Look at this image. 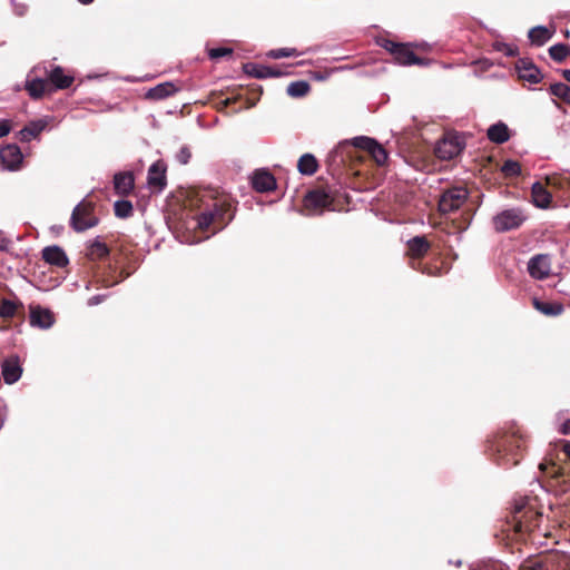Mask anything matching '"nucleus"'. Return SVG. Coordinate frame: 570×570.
I'll return each mask as SVG.
<instances>
[{
  "mask_svg": "<svg viewBox=\"0 0 570 570\" xmlns=\"http://www.w3.org/2000/svg\"><path fill=\"white\" fill-rule=\"evenodd\" d=\"M523 440L515 433L504 435L495 443V460L499 465L511 466L520 461Z\"/></svg>",
  "mask_w": 570,
  "mask_h": 570,
  "instance_id": "1",
  "label": "nucleus"
},
{
  "mask_svg": "<svg viewBox=\"0 0 570 570\" xmlns=\"http://www.w3.org/2000/svg\"><path fill=\"white\" fill-rule=\"evenodd\" d=\"M95 205L82 199L75 206L70 216V226L77 233H83L99 224V218L94 214Z\"/></svg>",
  "mask_w": 570,
  "mask_h": 570,
  "instance_id": "2",
  "label": "nucleus"
},
{
  "mask_svg": "<svg viewBox=\"0 0 570 570\" xmlns=\"http://www.w3.org/2000/svg\"><path fill=\"white\" fill-rule=\"evenodd\" d=\"M527 219L524 212L512 207L499 212L492 217V225L497 233H505L519 228Z\"/></svg>",
  "mask_w": 570,
  "mask_h": 570,
  "instance_id": "3",
  "label": "nucleus"
},
{
  "mask_svg": "<svg viewBox=\"0 0 570 570\" xmlns=\"http://www.w3.org/2000/svg\"><path fill=\"white\" fill-rule=\"evenodd\" d=\"M469 191L465 187L454 186L445 190L439 200V209L443 214L458 210L468 199Z\"/></svg>",
  "mask_w": 570,
  "mask_h": 570,
  "instance_id": "4",
  "label": "nucleus"
},
{
  "mask_svg": "<svg viewBox=\"0 0 570 570\" xmlns=\"http://www.w3.org/2000/svg\"><path fill=\"white\" fill-rule=\"evenodd\" d=\"M465 148L464 138L452 135L440 140L435 146V155L443 160L456 157Z\"/></svg>",
  "mask_w": 570,
  "mask_h": 570,
  "instance_id": "5",
  "label": "nucleus"
},
{
  "mask_svg": "<svg viewBox=\"0 0 570 570\" xmlns=\"http://www.w3.org/2000/svg\"><path fill=\"white\" fill-rule=\"evenodd\" d=\"M515 70L520 79L531 85L539 83L543 78L541 70L529 58H520L515 63Z\"/></svg>",
  "mask_w": 570,
  "mask_h": 570,
  "instance_id": "6",
  "label": "nucleus"
},
{
  "mask_svg": "<svg viewBox=\"0 0 570 570\" xmlns=\"http://www.w3.org/2000/svg\"><path fill=\"white\" fill-rule=\"evenodd\" d=\"M1 375L6 384L11 385L18 382L22 375V366L18 355H12L1 362Z\"/></svg>",
  "mask_w": 570,
  "mask_h": 570,
  "instance_id": "7",
  "label": "nucleus"
},
{
  "mask_svg": "<svg viewBox=\"0 0 570 570\" xmlns=\"http://www.w3.org/2000/svg\"><path fill=\"white\" fill-rule=\"evenodd\" d=\"M0 159L6 169L14 171L20 168L23 155L18 145L9 144L0 149Z\"/></svg>",
  "mask_w": 570,
  "mask_h": 570,
  "instance_id": "8",
  "label": "nucleus"
},
{
  "mask_svg": "<svg viewBox=\"0 0 570 570\" xmlns=\"http://www.w3.org/2000/svg\"><path fill=\"white\" fill-rule=\"evenodd\" d=\"M250 184L257 193H268L276 188V179L271 171L265 168L256 169L250 178Z\"/></svg>",
  "mask_w": 570,
  "mask_h": 570,
  "instance_id": "9",
  "label": "nucleus"
},
{
  "mask_svg": "<svg viewBox=\"0 0 570 570\" xmlns=\"http://www.w3.org/2000/svg\"><path fill=\"white\" fill-rule=\"evenodd\" d=\"M528 272L534 279H544L550 273V257L547 254H538L528 262Z\"/></svg>",
  "mask_w": 570,
  "mask_h": 570,
  "instance_id": "10",
  "label": "nucleus"
},
{
  "mask_svg": "<svg viewBox=\"0 0 570 570\" xmlns=\"http://www.w3.org/2000/svg\"><path fill=\"white\" fill-rule=\"evenodd\" d=\"M400 48H396L394 52L392 53L394 60L399 65L403 66H412V65H419V66H428V60L417 57L411 48L401 43L399 45Z\"/></svg>",
  "mask_w": 570,
  "mask_h": 570,
  "instance_id": "11",
  "label": "nucleus"
},
{
  "mask_svg": "<svg viewBox=\"0 0 570 570\" xmlns=\"http://www.w3.org/2000/svg\"><path fill=\"white\" fill-rule=\"evenodd\" d=\"M147 183L150 187L163 191L167 186L166 167L161 161L151 164L148 168Z\"/></svg>",
  "mask_w": 570,
  "mask_h": 570,
  "instance_id": "12",
  "label": "nucleus"
},
{
  "mask_svg": "<svg viewBox=\"0 0 570 570\" xmlns=\"http://www.w3.org/2000/svg\"><path fill=\"white\" fill-rule=\"evenodd\" d=\"M55 323V316L48 308L41 306L32 307L30 311V324L41 330L50 328Z\"/></svg>",
  "mask_w": 570,
  "mask_h": 570,
  "instance_id": "13",
  "label": "nucleus"
},
{
  "mask_svg": "<svg viewBox=\"0 0 570 570\" xmlns=\"http://www.w3.org/2000/svg\"><path fill=\"white\" fill-rule=\"evenodd\" d=\"M42 259L57 267H66L69 264L66 252L58 245L47 246L42 249Z\"/></svg>",
  "mask_w": 570,
  "mask_h": 570,
  "instance_id": "14",
  "label": "nucleus"
},
{
  "mask_svg": "<svg viewBox=\"0 0 570 570\" xmlns=\"http://www.w3.org/2000/svg\"><path fill=\"white\" fill-rule=\"evenodd\" d=\"M306 206L332 209L333 198L324 189L309 190L305 196Z\"/></svg>",
  "mask_w": 570,
  "mask_h": 570,
  "instance_id": "15",
  "label": "nucleus"
},
{
  "mask_svg": "<svg viewBox=\"0 0 570 570\" xmlns=\"http://www.w3.org/2000/svg\"><path fill=\"white\" fill-rule=\"evenodd\" d=\"M135 187V178L130 171H120L114 176V188L116 194L121 196L129 195Z\"/></svg>",
  "mask_w": 570,
  "mask_h": 570,
  "instance_id": "16",
  "label": "nucleus"
},
{
  "mask_svg": "<svg viewBox=\"0 0 570 570\" xmlns=\"http://www.w3.org/2000/svg\"><path fill=\"white\" fill-rule=\"evenodd\" d=\"M47 126L48 121L46 119L32 120L21 130H19V139L22 142H29L31 139L37 138L46 129Z\"/></svg>",
  "mask_w": 570,
  "mask_h": 570,
  "instance_id": "17",
  "label": "nucleus"
},
{
  "mask_svg": "<svg viewBox=\"0 0 570 570\" xmlns=\"http://www.w3.org/2000/svg\"><path fill=\"white\" fill-rule=\"evenodd\" d=\"M531 196L535 207L541 209L549 208L552 200V195L540 181L532 184Z\"/></svg>",
  "mask_w": 570,
  "mask_h": 570,
  "instance_id": "18",
  "label": "nucleus"
},
{
  "mask_svg": "<svg viewBox=\"0 0 570 570\" xmlns=\"http://www.w3.org/2000/svg\"><path fill=\"white\" fill-rule=\"evenodd\" d=\"M487 137L491 142L502 145L510 139V130L507 124L498 121L487 130Z\"/></svg>",
  "mask_w": 570,
  "mask_h": 570,
  "instance_id": "19",
  "label": "nucleus"
},
{
  "mask_svg": "<svg viewBox=\"0 0 570 570\" xmlns=\"http://www.w3.org/2000/svg\"><path fill=\"white\" fill-rule=\"evenodd\" d=\"M177 91L178 89L173 82L166 81L148 89L146 98L158 101L173 96Z\"/></svg>",
  "mask_w": 570,
  "mask_h": 570,
  "instance_id": "20",
  "label": "nucleus"
},
{
  "mask_svg": "<svg viewBox=\"0 0 570 570\" xmlns=\"http://www.w3.org/2000/svg\"><path fill=\"white\" fill-rule=\"evenodd\" d=\"M49 81L55 86V89L63 90L69 88L75 78L69 75H65L63 69L60 66H55L48 73Z\"/></svg>",
  "mask_w": 570,
  "mask_h": 570,
  "instance_id": "21",
  "label": "nucleus"
},
{
  "mask_svg": "<svg viewBox=\"0 0 570 570\" xmlns=\"http://www.w3.org/2000/svg\"><path fill=\"white\" fill-rule=\"evenodd\" d=\"M87 256L90 259H101L109 255V248L106 243L101 242L100 237H96L94 240L88 242Z\"/></svg>",
  "mask_w": 570,
  "mask_h": 570,
  "instance_id": "22",
  "label": "nucleus"
},
{
  "mask_svg": "<svg viewBox=\"0 0 570 570\" xmlns=\"http://www.w3.org/2000/svg\"><path fill=\"white\" fill-rule=\"evenodd\" d=\"M318 163L314 155L307 153L299 157L297 169L302 175L312 176L317 171Z\"/></svg>",
  "mask_w": 570,
  "mask_h": 570,
  "instance_id": "23",
  "label": "nucleus"
},
{
  "mask_svg": "<svg viewBox=\"0 0 570 570\" xmlns=\"http://www.w3.org/2000/svg\"><path fill=\"white\" fill-rule=\"evenodd\" d=\"M552 36L553 32L550 31L546 26H535L528 32L530 41L535 46H543L552 38Z\"/></svg>",
  "mask_w": 570,
  "mask_h": 570,
  "instance_id": "24",
  "label": "nucleus"
},
{
  "mask_svg": "<svg viewBox=\"0 0 570 570\" xmlns=\"http://www.w3.org/2000/svg\"><path fill=\"white\" fill-rule=\"evenodd\" d=\"M407 248L413 257H421L430 249V243L424 236H414L407 240Z\"/></svg>",
  "mask_w": 570,
  "mask_h": 570,
  "instance_id": "25",
  "label": "nucleus"
},
{
  "mask_svg": "<svg viewBox=\"0 0 570 570\" xmlns=\"http://www.w3.org/2000/svg\"><path fill=\"white\" fill-rule=\"evenodd\" d=\"M47 87V81L43 78L27 79L26 90L30 98L38 100L43 97Z\"/></svg>",
  "mask_w": 570,
  "mask_h": 570,
  "instance_id": "26",
  "label": "nucleus"
},
{
  "mask_svg": "<svg viewBox=\"0 0 570 570\" xmlns=\"http://www.w3.org/2000/svg\"><path fill=\"white\" fill-rule=\"evenodd\" d=\"M533 305L535 309L548 316H558L563 312V306L559 303H550L534 298Z\"/></svg>",
  "mask_w": 570,
  "mask_h": 570,
  "instance_id": "27",
  "label": "nucleus"
},
{
  "mask_svg": "<svg viewBox=\"0 0 570 570\" xmlns=\"http://www.w3.org/2000/svg\"><path fill=\"white\" fill-rule=\"evenodd\" d=\"M243 71L253 78L256 79H267L271 73H268V66L256 63V62H246L243 65Z\"/></svg>",
  "mask_w": 570,
  "mask_h": 570,
  "instance_id": "28",
  "label": "nucleus"
},
{
  "mask_svg": "<svg viewBox=\"0 0 570 570\" xmlns=\"http://www.w3.org/2000/svg\"><path fill=\"white\" fill-rule=\"evenodd\" d=\"M311 89V85L306 80H296L291 82L286 88V94L293 98L304 97Z\"/></svg>",
  "mask_w": 570,
  "mask_h": 570,
  "instance_id": "29",
  "label": "nucleus"
},
{
  "mask_svg": "<svg viewBox=\"0 0 570 570\" xmlns=\"http://www.w3.org/2000/svg\"><path fill=\"white\" fill-rule=\"evenodd\" d=\"M219 213L218 206L215 204L213 208L206 209L197 216V227L206 229L214 222L216 215Z\"/></svg>",
  "mask_w": 570,
  "mask_h": 570,
  "instance_id": "30",
  "label": "nucleus"
},
{
  "mask_svg": "<svg viewBox=\"0 0 570 570\" xmlns=\"http://www.w3.org/2000/svg\"><path fill=\"white\" fill-rule=\"evenodd\" d=\"M132 209V203L127 199H118L114 204L115 216L121 219L130 217Z\"/></svg>",
  "mask_w": 570,
  "mask_h": 570,
  "instance_id": "31",
  "label": "nucleus"
},
{
  "mask_svg": "<svg viewBox=\"0 0 570 570\" xmlns=\"http://www.w3.org/2000/svg\"><path fill=\"white\" fill-rule=\"evenodd\" d=\"M549 91L552 96L562 99L570 106V86L563 82H556L550 86Z\"/></svg>",
  "mask_w": 570,
  "mask_h": 570,
  "instance_id": "32",
  "label": "nucleus"
},
{
  "mask_svg": "<svg viewBox=\"0 0 570 570\" xmlns=\"http://www.w3.org/2000/svg\"><path fill=\"white\" fill-rule=\"evenodd\" d=\"M549 55L552 60L562 62L570 56V47L564 43H556L549 48Z\"/></svg>",
  "mask_w": 570,
  "mask_h": 570,
  "instance_id": "33",
  "label": "nucleus"
},
{
  "mask_svg": "<svg viewBox=\"0 0 570 570\" xmlns=\"http://www.w3.org/2000/svg\"><path fill=\"white\" fill-rule=\"evenodd\" d=\"M22 305L19 301L3 298L0 301V317L11 318L16 315L17 308Z\"/></svg>",
  "mask_w": 570,
  "mask_h": 570,
  "instance_id": "34",
  "label": "nucleus"
},
{
  "mask_svg": "<svg viewBox=\"0 0 570 570\" xmlns=\"http://www.w3.org/2000/svg\"><path fill=\"white\" fill-rule=\"evenodd\" d=\"M368 154L373 157L376 164L381 166L384 165L389 158L387 151L377 140L374 146H372Z\"/></svg>",
  "mask_w": 570,
  "mask_h": 570,
  "instance_id": "35",
  "label": "nucleus"
},
{
  "mask_svg": "<svg viewBox=\"0 0 570 570\" xmlns=\"http://www.w3.org/2000/svg\"><path fill=\"white\" fill-rule=\"evenodd\" d=\"M493 49L498 52L503 53L507 57H515L519 55V48L513 43L495 41L493 43Z\"/></svg>",
  "mask_w": 570,
  "mask_h": 570,
  "instance_id": "36",
  "label": "nucleus"
},
{
  "mask_svg": "<svg viewBox=\"0 0 570 570\" xmlns=\"http://www.w3.org/2000/svg\"><path fill=\"white\" fill-rule=\"evenodd\" d=\"M299 55L295 48H278L267 52V57L272 59L297 57Z\"/></svg>",
  "mask_w": 570,
  "mask_h": 570,
  "instance_id": "37",
  "label": "nucleus"
},
{
  "mask_svg": "<svg viewBox=\"0 0 570 570\" xmlns=\"http://www.w3.org/2000/svg\"><path fill=\"white\" fill-rule=\"evenodd\" d=\"M501 171L507 177H517L521 174V165L512 159H508L501 167Z\"/></svg>",
  "mask_w": 570,
  "mask_h": 570,
  "instance_id": "38",
  "label": "nucleus"
},
{
  "mask_svg": "<svg viewBox=\"0 0 570 570\" xmlns=\"http://www.w3.org/2000/svg\"><path fill=\"white\" fill-rule=\"evenodd\" d=\"M376 139L370 138L366 136H357L352 139V144L354 147L363 149L365 151H370L372 146H374Z\"/></svg>",
  "mask_w": 570,
  "mask_h": 570,
  "instance_id": "39",
  "label": "nucleus"
},
{
  "mask_svg": "<svg viewBox=\"0 0 570 570\" xmlns=\"http://www.w3.org/2000/svg\"><path fill=\"white\" fill-rule=\"evenodd\" d=\"M232 55H233V49L227 48V47H217V48H212L208 50V57L212 60H217L219 58H223L226 56H232Z\"/></svg>",
  "mask_w": 570,
  "mask_h": 570,
  "instance_id": "40",
  "label": "nucleus"
},
{
  "mask_svg": "<svg viewBox=\"0 0 570 570\" xmlns=\"http://www.w3.org/2000/svg\"><path fill=\"white\" fill-rule=\"evenodd\" d=\"M175 158L180 165H187L191 158V151L189 147L186 145L181 146L180 149L177 151Z\"/></svg>",
  "mask_w": 570,
  "mask_h": 570,
  "instance_id": "41",
  "label": "nucleus"
},
{
  "mask_svg": "<svg viewBox=\"0 0 570 570\" xmlns=\"http://www.w3.org/2000/svg\"><path fill=\"white\" fill-rule=\"evenodd\" d=\"M377 43L384 48L386 51H389L391 55L394 52L396 48H400V42H395L391 39L382 38L377 41Z\"/></svg>",
  "mask_w": 570,
  "mask_h": 570,
  "instance_id": "42",
  "label": "nucleus"
},
{
  "mask_svg": "<svg viewBox=\"0 0 570 570\" xmlns=\"http://www.w3.org/2000/svg\"><path fill=\"white\" fill-rule=\"evenodd\" d=\"M11 4L13 7V12L18 17H23L28 11V6L24 3H19L16 0H11Z\"/></svg>",
  "mask_w": 570,
  "mask_h": 570,
  "instance_id": "43",
  "label": "nucleus"
},
{
  "mask_svg": "<svg viewBox=\"0 0 570 570\" xmlns=\"http://www.w3.org/2000/svg\"><path fill=\"white\" fill-rule=\"evenodd\" d=\"M107 298V295L106 294H97V295H94L91 296L88 302H87V305L88 306H96L100 303H102L105 299Z\"/></svg>",
  "mask_w": 570,
  "mask_h": 570,
  "instance_id": "44",
  "label": "nucleus"
},
{
  "mask_svg": "<svg viewBox=\"0 0 570 570\" xmlns=\"http://www.w3.org/2000/svg\"><path fill=\"white\" fill-rule=\"evenodd\" d=\"M11 130L9 120L3 119L0 121V138L7 136Z\"/></svg>",
  "mask_w": 570,
  "mask_h": 570,
  "instance_id": "45",
  "label": "nucleus"
},
{
  "mask_svg": "<svg viewBox=\"0 0 570 570\" xmlns=\"http://www.w3.org/2000/svg\"><path fill=\"white\" fill-rule=\"evenodd\" d=\"M9 244L10 240L6 237L3 232L0 230V252H6L8 249Z\"/></svg>",
  "mask_w": 570,
  "mask_h": 570,
  "instance_id": "46",
  "label": "nucleus"
},
{
  "mask_svg": "<svg viewBox=\"0 0 570 570\" xmlns=\"http://www.w3.org/2000/svg\"><path fill=\"white\" fill-rule=\"evenodd\" d=\"M268 73H271L268 76V78H279L285 75V72H283L282 70L269 67V66H268Z\"/></svg>",
  "mask_w": 570,
  "mask_h": 570,
  "instance_id": "47",
  "label": "nucleus"
},
{
  "mask_svg": "<svg viewBox=\"0 0 570 570\" xmlns=\"http://www.w3.org/2000/svg\"><path fill=\"white\" fill-rule=\"evenodd\" d=\"M559 432L562 434V435H569L570 434V420H567L566 422H563L559 429Z\"/></svg>",
  "mask_w": 570,
  "mask_h": 570,
  "instance_id": "48",
  "label": "nucleus"
},
{
  "mask_svg": "<svg viewBox=\"0 0 570 570\" xmlns=\"http://www.w3.org/2000/svg\"><path fill=\"white\" fill-rule=\"evenodd\" d=\"M563 452L567 454V456L570 459V441H566L563 445Z\"/></svg>",
  "mask_w": 570,
  "mask_h": 570,
  "instance_id": "49",
  "label": "nucleus"
},
{
  "mask_svg": "<svg viewBox=\"0 0 570 570\" xmlns=\"http://www.w3.org/2000/svg\"><path fill=\"white\" fill-rule=\"evenodd\" d=\"M562 76L570 83V69L562 70Z\"/></svg>",
  "mask_w": 570,
  "mask_h": 570,
  "instance_id": "50",
  "label": "nucleus"
},
{
  "mask_svg": "<svg viewBox=\"0 0 570 570\" xmlns=\"http://www.w3.org/2000/svg\"><path fill=\"white\" fill-rule=\"evenodd\" d=\"M77 1L81 4L88 6V4L92 3L95 0H77Z\"/></svg>",
  "mask_w": 570,
  "mask_h": 570,
  "instance_id": "51",
  "label": "nucleus"
},
{
  "mask_svg": "<svg viewBox=\"0 0 570 570\" xmlns=\"http://www.w3.org/2000/svg\"><path fill=\"white\" fill-rule=\"evenodd\" d=\"M539 466H540L541 470L546 469V465L543 463H541Z\"/></svg>",
  "mask_w": 570,
  "mask_h": 570,
  "instance_id": "52",
  "label": "nucleus"
},
{
  "mask_svg": "<svg viewBox=\"0 0 570 570\" xmlns=\"http://www.w3.org/2000/svg\"><path fill=\"white\" fill-rule=\"evenodd\" d=\"M552 102H553L556 106H559L556 99H552Z\"/></svg>",
  "mask_w": 570,
  "mask_h": 570,
  "instance_id": "53",
  "label": "nucleus"
},
{
  "mask_svg": "<svg viewBox=\"0 0 570 570\" xmlns=\"http://www.w3.org/2000/svg\"><path fill=\"white\" fill-rule=\"evenodd\" d=\"M455 564L460 566L461 564V560L455 561Z\"/></svg>",
  "mask_w": 570,
  "mask_h": 570,
  "instance_id": "54",
  "label": "nucleus"
}]
</instances>
